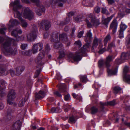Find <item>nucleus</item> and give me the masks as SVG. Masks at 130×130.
<instances>
[{"instance_id":"nucleus-1","label":"nucleus","mask_w":130,"mask_h":130,"mask_svg":"<svg viewBox=\"0 0 130 130\" xmlns=\"http://www.w3.org/2000/svg\"><path fill=\"white\" fill-rule=\"evenodd\" d=\"M11 4L13 7V9L14 11V15L15 18H17L19 19L23 27H27L28 25L27 22L23 19L21 17V13L18 11L22 7V6L20 5V1L18 0L15 1L14 2H12Z\"/></svg>"},{"instance_id":"nucleus-2","label":"nucleus","mask_w":130,"mask_h":130,"mask_svg":"<svg viewBox=\"0 0 130 130\" xmlns=\"http://www.w3.org/2000/svg\"><path fill=\"white\" fill-rule=\"evenodd\" d=\"M113 58L112 56H108L106 57L105 60L102 59L99 60L98 62L99 67L101 68L104 66H105L107 68V72L109 74L111 75H115L117 72L118 68L117 66L115 68L111 69H110L108 68L111 66L110 62L113 61Z\"/></svg>"},{"instance_id":"nucleus-3","label":"nucleus","mask_w":130,"mask_h":130,"mask_svg":"<svg viewBox=\"0 0 130 130\" xmlns=\"http://www.w3.org/2000/svg\"><path fill=\"white\" fill-rule=\"evenodd\" d=\"M89 43H87L83 47L76 52L75 55L72 53H69L67 55L68 58L70 60H72L74 61L77 62L80 60L81 56L85 53L87 48L89 47Z\"/></svg>"},{"instance_id":"nucleus-4","label":"nucleus","mask_w":130,"mask_h":130,"mask_svg":"<svg viewBox=\"0 0 130 130\" xmlns=\"http://www.w3.org/2000/svg\"><path fill=\"white\" fill-rule=\"evenodd\" d=\"M10 42L9 41H6L3 44V47L5 50L4 53L6 55H15L17 53L16 48L13 49L10 46Z\"/></svg>"},{"instance_id":"nucleus-5","label":"nucleus","mask_w":130,"mask_h":130,"mask_svg":"<svg viewBox=\"0 0 130 130\" xmlns=\"http://www.w3.org/2000/svg\"><path fill=\"white\" fill-rule=\"evenodd\" d=\"M32 3H35L38 8H35V11L37 14L40 16L42 13H44L45 11V9L44 6L42 5L39 0H30Z\"/></svg>"},{"instance_id":"nucleus-6","label":"nucleus","mask_w":130,"mask_h":130,"mask_svg":"<svg viewBox=\"0 0 130 130\" xmlns=\"http://www.w3.org/2000/svg\"><path fill=\"white\" fill-rule=\"evenodd\" d=\"M54 47L56 49L60 48L59 50V58L61 59L65 56L66 54V51L64 49L60 41L55 42L53 45Z\"/></svg>"},{"instance_id":"nucleus-7","label":"nucleus","mask_w":130,"mask_h":130,"mask_svg":"<svg viewBox=\"0 0 130 130\" xmlns=\"http://www.w3.org/2000/svg\"><path fill=\"white\" fill-rule=\"evenodd\" d=\"M23 17L29 20L33 18V13L28 8H25L23 13Z\"/></svg>"},{"instance_id":"nucleus-8","label":"nucleus","mask_w":130,"mask_h":130,"mask_svg":"<svg viewBox=\"0 0 130 130\" xmlns=\"http://www.w3.org/2000/svg\"><path fill=\"white\" fill-rule=\"evenodd\" d=\"M15 93L14 90H10L8 94L7 101L8 103L10 105L13 104L12 101L15 98Z\"/></svg>"},{"instance_id":"nucleus-9","label":"nucleus","mask_w":130,"mask_h":130,"mask_svg":"<svg viewBox=\"0 0 130 130\" xmlns=\"http://www.w3.org/2000/svg\"><path fill=\"white\" fill-rule=\"evenodd\" d=\"M35 28L36 29L32 31L29 34L27 35V39L28 41H33L36 38L37 30L36 27H35Z\"/></svg>"},{"instance_id":"nucleus-10","label":"nucleus","mask_w":130,"mask_h":130,"mask_svg":"<svg viewBox=\"0 0 130 130\" xmlns=\"http://www.w3.org/2000/svg\"><path fill=\"white\" fill-rule=\"evenodd\" d=\"M38 24L41 28H44L46 30H48L51 26L50 22L46 20H42Z\"/></svg>"},{"instance_id":"nucleus-11","label":"nucleus","mask_w":130,"mask_h":130,"mask_svg":"<svg viewBox=\"0 0 130 130\" xmlns=\"http://www.w3.org/2000/svg\"><path fill=\"white\" fill-rule=\"evenodd\" d=\"M43 48V44L41 42L35 44H34L32 47L33 53L35 54L38 52V50L40 51Z\"/></svg>"},{"instance_id":"nucleus-12","label":"nucleus","mask_w":130,"mask_h":130,"mask_svg":"<svg viewBox=\"0 0 130 130\" xmlns=\"http://www.w3.org/2000/svg\"><path fill=\"white\" fill-rule=\"evenodd\" d=\"M129 70L128 68L125 66L124 69L123 71V79L124 81L128 83H130V75H126Z\"/></svg>"},{"instance_id":"nucleus-13","label":"nucleus","mask_w":130,"mask_h":130,"mask_svg":"<svg viewBox=\"0 0 130 130\" xmlns=\"http://www.w3.org/2000/svg\"><path fill=\"white\" fill-rule=\"evenodd\" d=\"M45 56V52L42 51L39 54L36 60L37 64L38 65L42 66L43 64V63L42 62L41 60Z\"/></svg>"},{"instance_id":"nucleus-14","label":"nucleus","mask_w":130,"mask_h":130,"mask_svg":"<svg viewBox=\"0 0 130 130\" xmlns=\"http://www.w3.org/2000/svg\"><path fill=\"white\" fill-rule=\"evenodd\" d=\"M88 18H90L91 23L93 24V26H97L100 24L99 20L96 19L95 17L92 14H90L88 15Z\"/></svg>"},{"instance_id":"nucleus-15","label":"nucleus","mask_w":130,"mask_h":130,"mask_svg":"<svg viewBox=\"0 0 130 130\" xmlns=\"http://www.w3.org/2000/svg\"><path fill=\"white\" fill-rule=\"evenodd\" d=\"M118 26V23L116 19H114L111 23L109 29H112V32L113 34L115 33L116 31Z\"/></svg>"},{"instance_id":"nucleus-16","label":"nucleus","mask_w":130,"mask_h":130,"mask_svg":"<svg viewBox=\"0 0 130 130\" xmlns=\"http://www.w3.org/2000/svg\"><path fill=\"white\" fill-rule=\"evenodd\" d=\"M67 92V90L65 87H60V88L59 91H55L54 94L58 97H62V95L60 93H63L64 94L65 93Z\"/></svg>"},{"instance_id":"nucleus-17","label":"nucleus","mask_w":130,"mask_h":130,"mask_svg":"<svg viewBox=\"0 0 130 130\" xmlns=\"http://www.w3.org/2000/svg\"><path fill=\"white\" fill-rule=\"evenodd\" d=\"M21 123L18 121L13 123L12 126L11 130H19L21 126Z\"/></svg>"},{"instance_id":"nucleus-18","label":"nucleus","mask_w":130,"mask_h":130,"mask_svg":"<svg viewBox=\"0 0 130 130\" xmlns=\"http://www.w3.org/2000/svg\"><path fill=\"white\" fill-rule=\"evenodd\" d=\"M116 102L115 100L112 101L108 102L107 103H103L102 102H100V108L101 109V110H103L104 108V106H106L108 105H109L111 106H113L116 104Z\"/></svg>"},{"instance_id":"nucleus-19","label":"nucleus","mask_w":130,"mask_h":130,"mask_svg":"<svg viewBox=\"0 0 130 130\" xmlns=\"http://www.w3.org/2000/svg\"><path fill=\"white\" fill-rule=\"evenodd\" d=\"M67 0H50V3L51 4H55L56 5H58L60 7L63 6V4L62 3H60V2L63 3L66 2Z\"/></svg>"},{"instance_id":"nucleus-20","label":"nucleus","mask_w":130,"mask_h":130,"mask_svg":"<svg viewBox=\"0 0 130 130\" xmlns=\"http://www.w3.org/2000/svg\"><path fill=\"white\" fill-rule=\"evenodd\" d=\"M22 31L21 29L19 28H17L12 31L11 33V35L16 38H18V34H21L22 33Z\"/></svg>"},{"instance_id":"nucleus-21","label":"nucleus","mask_w":130,"mask_h":130,"mask_svg":"<svg viewBox=\"0 0 130 130\" xmlns=\"http://www.w3.org/2000/svg\"><path fill=\"white\" fill-rule=\"evenodd\" d=\"M59 40H61L64 43H66L68 41L67 34L65 33H62L59 35Z\"/></svg>"},{"instance_id":"nucleus-22","label":"nucleus","mask_w":130,"mask_h":130,"mask_svg":"<svg viewBox=\"0 0 130 130\" xmlns=\"http://www.w3.org/2000/svg\"><path fill=\"white\" fill-rule=\"evenodd\" d=\"M46 95V93L45 92L40 90L38 93H36V99L37 100L41 99L44 98Z\"/></svg>"},{"instance_id":"nucleus-23","label":"nucleus","mask_w":130,"mask_h":130,"mask_svg":"<svg viewBox=\"0 0 130 130\" xmlns=\"http://www.w3.org/2000/svg\"><path fill=\"white\" fill-rule=\"evenodd\" d=\"M92 35L91 31L89 30L87 32L85 38V41L86 42H91L92 39Z\"/></svg>"},{"instance_id":"nucleus-24","label":"nucleus","mask_w":130,"mask_h":130,"mask_svg":"<svg viewBox=\"0 0 130 130\" xmlns=\"http://www.w3.org/2000/svg\"><path fill=\"white\" fill-rule=\"evenodd\" d=\"M58 34L57 33H54L52 34L51 41L56 42L60 41L59 38H58Z\"/></svg>"},{"instance_id":"nucleus-25","label":"nucleus","mask_w":130,"mask_h":130,"mask_svg":"<svg viewBox=\"0 0 130 130\" xmlns=\"http://www.w3.org/2000/svg\"><path fill=\"white\" fill-rule=\"evenodd\" d=\"M19 22L16 20H11L9 23V28L10 29L11 28L18 25Z\"/></svg>"},{"instance_id":"nucleus-26","label":"nucleus","mask_w":130,"mask_h":130,"mask_svg":"<svg viewBox=\"0 0 130 130\" xmlns=\"http://www.w3.org/2000/svg\"><path fill=\"white\" fill-rule=\"evenodd\" d=\"M101 41L100 40L98 39L97 38H95L93 41V45L92 47V52H94V49L98 45V43H100Z\"/></svg>"},{"instance_id":"nucleus-27","label":"nucleus","mask_w":130,"mask_h":130,"mask_svg":"<svg viewBox=\"0 0 130 130\" xmlns=\"http://www.w3.org/2000/svg\"><path fill=\"white\" fill-rule=\"evenodd\" d=\"M113 17V15H111L110 17H108L106 19H104L102 20V24L105 25L107 27V25L108 24L109 22L111 19Z\"/></svg>"},{"instance_id":"nucleus-28","label":"nucleus","mask_w":130,"mask_h":130,"mask_svg":"<svg viewBox=\"0 0 130 130\" xmlns=\"http://www.w3.org/2000/svg\"><path fill=\"white\" fill-rule=\"evenodd\" d=\"M93 0H84L82 3L83 5L87 6H92L93 5L92 3Z\"/></svg>"},{"instance_id":"nucleus-29","label":"nucleus","mask_w":130,"mask_h":130,"mask_svg":"<svg viewBox=\"0 0 130 130\" xmlns=\"http://www.w3.org/2000/svg\"><path fill=\"white\" fill-rule=\"evenodd\" d=\"M28 99V97L25 96L23 97L20 98V101L19 106V107H22L24 105L25 102Z\"/></svg>"},{"instance_id":"nucleus-30","label":"nucleus","mask_w":130,"mask_h":130,"mask_svg":"<svg viewBox=\"0 0 130 130\" xmlns=\"http://www.w3.org/2000/svg\"><path fill=\"white\" fill-rule=\"evenodd\" d=\"M129 55L130 54L128 52L123 53L121 54V59L124 60L128 59Z\"/></svg>"},{"instance_id":"nucleus-31","label":"nucleus","mask_w":130,"mask_h":130,"mask_svg":"<svg viewBox=\"0 0 130 130\" xmlns=\"http://www.w3.org/2000/svg\"><path fill=\"white\" fill-rule=\"evenodd\" d=\"M122 89L118 86H116L113 88V93L115 94L121 93V91Z\"/></svg>"},{"instance_id":"nucleus-32","label":"nucleus","mask_w":130,"mask_h":130,"mask_svg":"<svg viewBox=\"0 0 130 130\" xmlns=\"http://www.w3.org/2000/svg\"><path fill=\"white\" fill-rule=\"evenodd\" d=\"M13 112L11 108L8 107L7 110L6 118L9 120L11 118V113Z\"/></svg>"},{"instance_id":"nucleus-33","label":"nucleus","mask_w":130,"mask_h":130,"mask_svg":"<svg viewBox=\"0 0 130 130\" xmlns=\"http://www.w3.org/2000/svg\"><path fill=\"white\" fill-rule=\"evenodd\" d=\"M24 67H21L17 68L16 70V73L15 75H18L21 74V72L24 71Z\"/></svg>"},{"instance_id":"nucleus-34","label":"nucleus","mask_w":130,"mask_h":130,"mask_svg":"<svg viewBox=\"0 0 130 130\" xmlns=\"http://www.w3.org/2000/svg\"><path fill=\"white\" fill-rule=\"evenodd\" d=\"M33 53V51L32 50L28 51H24L22 52V54L23 55L29 56L31 55Z\"/></svg>"},{"instance_id":"nucleus-35","label":"nucleus","mask_w":130,"mask_h":130,"mask_svg":"<svg viewBox=\"0 0 130 130\" xmlns=\"http://www.w3.org/2000/svg\"><path fill=\"white\" fill-rule=\"evenodd\" d=\"M90 21H91L90 18H88L87 15V17L86 19V21L87 27L89 28L93 26V24L90 22Z\"/></svg>"},{"instance_id":"nucleus-36","label":"nucleus","mask_w":130,"mask_h":130,"mask_svg":"<svg viewBox=\"0 0 130 130\" xmlns=\"http://www.w3.org/2000/svg\"><path fill=\"white\" fill-rule=\"evenodd\" d=\"M111 38V36L109 34H108L105 38L104 42V45L106 46L108 41Z\"/></svg>"},{"instance_id":"nucleus-37","label":"nucleus","mask_w":130,"mask_h":130,"mask_svg":"<svg viewBox=\"0 0 130 130\" xmlns=\"http://www.w3.org/2000/svg\"><path fill=\"white\" fill-rule=\"evenodd\" d=\"M62 110L61 109L59 108L58 107L57 108L53 107L51 110V111L52 113L60 112Z\"/></svg>"},{"instance_id":"nucleus-38","label":"nucleus","mask_w":130,"mask_h":130,"mask_svg":"<svg viewBox=\"0 0 130 130\" xmlns=\"http://www.w3.org/2000/svg\"><path fill=\"white\" fill-rule=\"evenodd\" d=\"M70 17H68V18H66L65 21H63L60 22L59 24V25L61 26H63L69 23L70 21Z\"/></svg>"},{"instance_id":"nucleus-39","label":"nucleus","mask_w":130,"mask_h":130,"mask_svg":"<svg viewBox=\"0 0 130 130\" xmlns=\"http://www.w3.org/2000/svg\"><path fill=\"white\" fill-rule=\"evenodd\" d=\"M77 118H76L74 116H71L69 118V122L71 123H75Z\"/></svg>"},{"instance_id":"nucleus-40","label":"nucleus","mask_w":130,"mask_h":130,"mask_svg":"<svg viewBox=\"0 0 130 130\" xmlns=\"http://www.w3.org/2000/svg\"><path fill=\"white\" fill-rule=\"evenodd\" d=\"M91 113L92 114H94L96 113L98 111V109L95 107H92L91 109Z\"/></svg>"},{"instance_id":"nucleus-41","label":"nucleus","mask_w":130,"mask_h":130,"mask_svg":"<svg viewBox=\"0 0 130 130\" xmlns=\"http://www.w3.org/2000/svg\"><path fill=\"white\" fill-rule=\"evenodd\" d=\"M80 79V81L83 83H86L88 81L87 77L86 75H81Z\"/></svg>"},{"instance_id":"nucleus-42","label":"nucleus","mask_w":130,"mask_h":130,"mask_svg":"<svg viewBox=\"0 0 130 130\" xmlns=\"http://www.w3.org/2000/svg\"><path fill=\"white\" fill-rule=\"evenodd\" d=\"M71 107L70 105H69L68 104L64 105L63 108H64V111L67 112L69 109L71 108Z\"/></svg>"},{"instance_id":"nucleus-43","label":"nucleus","mask_w":130,"mask_h":130,"mask_svg":"<svg viewBox=\"0 0 130 130\" xmlns=\"http://www.w3.org/2000/svg\"><path fill=\"white\" fill-rule=\"evenodd\" d=\"M74 45L76 48H79L82 45V44L80 41L78 40L76 41L74 43Z\"/></svg>"},{"instance_id":"nucleus-44","label":"nucleus","mask_w":130,"mask_h":130,"mask_svg":"<svg viewBox=\"0 0 130 130\" xmlns=\"http://www.w3.org/2000/svg\"><path fill=\"white\" fill-rule=\"evenodd\" d=\"M7 74V71L5 69H0V75H6Z\"/></svg>"},{"instance_id":"nucleus-45","label":"nucleus","mask_w":130,"mask_h":130,"mask_svg":"<svg viewBox=\"0 0 130 130\" xmlns=\"http://www.w3.org/2000/svg\"><path fill=\"white\" fill-rule=\"evenodd\" d=\"M115 47V43L114 42H111L108 45V47L107 48V50L109 51L111 49L112 47Z\"/></svg>"},{"instance_id":"nucleus-46","label":"nucleus","mask_w":130,"mask_h":130,"mask_svg":"<svg viewBox=\"0 0 130 130\" xmlns=\"http://www.w3.org/2000/svg\"><path fill=\"white\" fill-rule=\"evenodd\" d=\"M127 27V26L125 24L122 23L120 25V30L123 31H124Z\"/></svg>"},{"instance_id":"nucleus-47","label":"nucleus","mask_w":130,"mask_h":130,"mask_svg":"<svg viewBox=\"0 0 130 130\" xmlns=\"http://www.w3.org/2000/svg\"><path fill=\"white\" fill-rule=\"evenodd\" d=\"M64 100L67 101H69L71 100L70 96L69 94L65 95L64 96Z\"/></svg>"},{"instance_id":"nucleus-48","label":"nucleus","mask_w":130,"mask_h":130,"mask_svg":"<svg viewBox=\"0 0 130 130\" xmlns=\"http://www.w3.org/2000/svg\"><path fill=\"white\" fill-rule=\"evenodd\" d=\"M123 31L119 30L118 33V37L120 38L124 37Z\"/></svg>"},{"instance_id":"nucleus-49","label":"nucleus","mask_w":130,"mask_h":130,"mask_svg":"<svg viewBox=\"0 0 130 130\" xmlns=\"http://www.w3.org/2000/svg\"><path fill=\"white\" fill-rule=\"evenodd\" d=\"M124 62V60L121 59V57L120 59H116L115 62V63H117V64H119Z\"/></svg>"},{"instance_id":"nucleus-50","label":"nucleus","mask_w":130,"mask_h":130,"mask_svg":"<svg viewBox=\"0 0 130 130\" xmlns=\"http://www.w3.org/2000/svg\"><path fill=\"white\" fill-rule=\"evenodd\" d=\"M41 69H39L37 70L36 71L34 75V78H36L38 77L41 72Z\"/></svg>"},{"instance_id":"nucleus-51","label":"nucleus","mask_w":130,"mask_h":130,"mask_svg":"<svg viewBox=\"0 0 130 130\" xmlns=\"http://www.w3.org/2000/svg\"><path fill=\"white\" fill-rule=\"evenodd\" d=\"M83 18V16L82 15H79L76 17L75 20L76 21H80V20Z\"/></svg>"},{"instance_id":"nucleus-52","label":"nucleus","mask_w":130,"mask_h":130,"mask_svg":"<svg viewBox=\"0 0 130 130\" xmlns=\"http://www.w3.org/2000/svg\"><path fill=\"white\" fill-rule=\"evenodd\" d=\"M101 12H102L103 14H109L108 10L105 8H102Z\"/></svg>"},{"instance_id":"nucleus-53","label":"nucleus","mask_w":130,"mask_h":130,"mask_svg":"<svg viewBox=\"0 0 130 130\" xmlns=\"http://www.w3.org/2000/svg\"><path fill=\"white\" fill-rule=\"evenodd\" d=\"M100 50L98 51V53L100 54H101L103 53L104 52L106 51V49L105 47H104L103 48L99 49Z\"/></svg>"},{"instance_id":"nucleus-54","label":"nucleus","mask_w":130,"mask_h":130,"mask_svg":"<svg viewBox=\"0 0 130 130\" xmlns=\"http://www.w3.org/2000/svg\"><path fill=\"white\" fill-rule=\"evenodd\" d=\"M6 29L5 27L3 28L0 29V33L2 34H4L5 33V31L6 30Z\"/></svg>"},{"instance_id":"nucleus-55","label":"nucleus","mask_w":130,"mask_h":130,"mask_svg":"<svg viewBox=\"0 0 130 130\" xmlns=\"http://www.w3.org/2000/svg\"><path fill=\"white\" fill-rule=\"evenodd\" d=\"M0 83L4 87H5L7 85V83L3 80H2L0 81Z\"/></svg>"},{"instance_id":"nucleus-56","label":"nucleus","mask_w":130,"mask_h":130,"mask_svg":"<svg viewBox=\"0 0 130 130\" xmlns=\"http://www.w3.org/2000/svg\"><path fill=\"white\" fill-rule=\"evenodd\" d=\"M94 10L96 13H99L100 11V8L98 7H96L95 8Z\"/></svg>"},{"instance_id":"nucleus-57","label":"nucleus","mask_w":130,"mask_h":130,"mask_svg":"<svg viewBox=\"0 0 130 130\" xmlns=\"http://www.w3.org/2000/svg\"><path fill=\"white\" fill-rule=\"evenodd\" d=\"M18 38L19 39H17V38H16V40L17 41H19L20 40H24V37L22 35L20 36H18Z\"/></svg>"},{"instance_id":"nucleus-58","label":"nucleus","mask_w":130,"mask_h":130,"mask_svg":"<svg viewBox=\"0 0 130 130\" xmlns=\"http://www.w3.org/2000/svg\"><path fill=\"white\" fill-rule=\"evenodd\" d=\"M27 46V44H22L21 45V48L22 49L24 50L26 49Z\"/></svg>"},{"instance_id":"nucleus-59","label":"nucleus","mask_w":130,"mask_h":130,"mask_svg":"<svg viewBox=\"0 0 130 130\" xmlns=\"http://www.w3.org/2000/svg\"><path fill=\"white\" fill-rule=\"evenodd\" d=\"M84 33V31H82L79 32L78 35V37L79 38H81L83 35V34Z\"/></svg>"},{"instance_id":"nucleus-60","label":"nucleus","mask_w":130,"mask_h":130,"mask_svg":"<svg viewBox=\"0 0 130 130\" xmlns=\"http://www.w3.org/2000/svg\"><path fill=\"white\" fill-rule=\"evenodd\" d=\"M32 84V82L31 80L29 79L26 82V84L28 86H30Z\"/></svg>"},{"instance_id":"nucleus-61","label":"nucleus","mask_w":130,"mask_h":130,"mask_svg":"<svg viewBox=\"0 0 130 130\" xmlns=\"http://www.w3.org/2000/svg\"><path fill=\"white\" fill-rule=\"evenodd\" d=\"M73 98L74 99H76L78 96L79 95L78 94H76L75 93H72V94Z\"/></svg>"},{"instance_id":"nucleus-62","label":"nucleus","mask_w":130,"mask_h":130,"mask_svg":"<svg viewBox=\"0 0 130 130\" xmlns=\"http://www.w3.org/2000/svg\"><path fill=\"white\" fill-rule=\"evenodd\" d=\"M10 74L12 77H13L15 74L14 71L12 70H10Z\"/></svg>"},{"instance_id":"nucleus-63","label":"nucleus","mask_w":130,"mask_h":130,"mask_svg":"<svg viewBox=\"0 0 130 130\" xmlns=\"http://www.w3.org/2000/svg\"><path fill=\"white\" fill-rule=\"evenodd\" d=\"M109 4L111 5L114 3L113 0H107Z\"/></svg>"},{"instance_id":"nucleus-64","label":"nucleus","mask_w":130,"mask_h":130,"mask_svg":"<svg viewBox=\"0 0 130 130\" xmlns=\"http://www.w3.org/2000/svg\"><path fill=\"white\" fill-rule=\"evenodd\" d=\"M74 14V12H70L68 14V16L69 17H70L73 15Z\"/></svg>"}]
</instances>
